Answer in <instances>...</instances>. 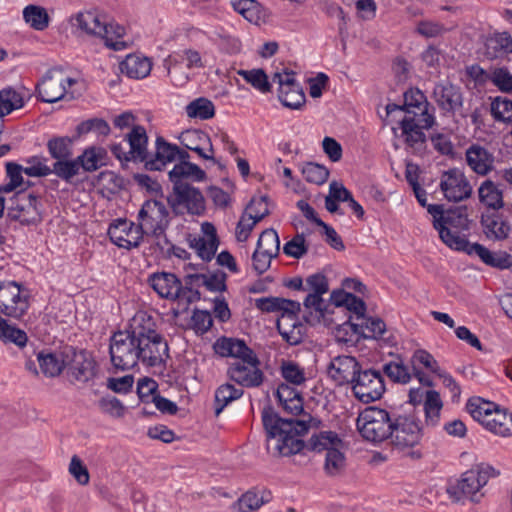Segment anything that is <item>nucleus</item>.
I'll return each instance as SVG.
<instances>
[{
	"label": "nucleus",
	"mask_w": 512,
	"mask_h": 512,
	"mask_svg": "<svg viewBox=\"0 0 512 512\" xmlns=\"http://www.w3.org/2000/svg\"><path fill=\"white\" fill-rule=\"evenodd\" d=\"M151 330H138L137 323L133 321L125 331H117L110 338L109 354L112 365L125 371L138 365L139 357L145 355L143 351L147 343H158L160 338L155 334L144 335Z\"/></svg>",
	"instance_id": "f257e3e1"
},
{
	"label": "nucleus",
	"mask_w": 512,
	"mask_h": 512,
	"mask_svg": "<svg viewBox=\"0 0 512 512\" xmlns=\"http://www.w3.org/2000/svg\"><path fill=\"white\" fill-rule=\"evenodd\" d=\"M310 427L307 419H296L292 428H288V433L283 439H277L275 450L280 456H291L295 454L306 455L305 450L322 452L327 445H339L342 439L334 431H321L314 434L306 443L300 439L308 433Z\"/></svg>",
	"instance_id": "f03ea898"
},
{
	"label": "nucleus",
	"mask_w": 512,
	"mask_h": 512,
	"mask_svg": "<svg viewBox=\"0 0 512 512\" xmlns=\"http://www.w3.org/2000/svg\"><path fill=\"white\" fill-rule=\"evenodd\" d=\"M470 225L467 205L450 207L446 210L445 218L433 221V227L438 231L442 242L453 250L465 253L473 243L469 242L465 236H460L458 232H453L448 226L459 231H468Z\"/></svg>",
	"instance_id": "7ed1b4c3"
},
{
	"label": "nucleus",
	"mask_w": 512,
	"mask_h": 512,
	"mask_svg": "<svg viewBox=\"0 0 512 512\" xmlns=\"http://www.w3.org/2000/svg\"><path fill=\"white\" fill-rule=\"evenodd\" d=\"M394 412L385 409L368 406L358 415L356 426L361 436L370 442L381 443L390 439L392 434L390 422Z\"/></svg>",
	"instance_id": "20e7f679"
},
{
	"label": "nucleus",
	"mask_w": 512,
	"mask_h": 512,
	"mask_svg": "<svg viewBox=\"0 0 512 512\" xmlns=\"http://www.w3.org/2000/svg\"><path fill=\"white\" fill-rule=\"evenodd\" d=\"M354 397L364 404L377 401L385 393V379L381 370L360 366L350 379Z\"/></svg>",
	"instance_id": "39448f33"
},
{
	"label": "nucleus",
	"mask_w": 512,
	"mask_h": 512,
	"mask_svg": "<svg viewBox=\"0 0 512 512\" xmlns=\"http://www.w3.org/2000/svg\"><path fill=\"white\" fill-rule=\"evenodd\" d=\"M393 422H390L392 434L390 436L393 446L399 449L413 448L423 437L421 421L415 414H400L394 412Z\"/></svg>",
	"instance_id": "423d86ee"
},
{
	"label": "nucleus",
	"mask_w": 512,
	"mask_h": 512,
	"mask_svg": "<svg viewBox=\"0 0 512 512\" xmlns=\"http://www.w3.org/2000/svg\"><path fill=\"white\" fill-rule=\"evenodd\" d=\"M166 201L175 216L182 215L179 209L185 205L187 213L195 216H203L206 212V201L201 190L193 185L173 184L172 194L166 197Z\"/></svg>",
	"instance_id": "0eeeda50"
},
{
	"label": "nucleus",
	"mask_w": 512,
	"mask_h": 512,
	"mask_svg": "<svg viewBox=\"0 0 512 512\" xmlns=\"http://www.w3.org/2000/svg\"><path fill=\"white\" fill-rule=\"evenodd\" d=\"M1 314L20 320L30 307L29 290L17 281L0 282Z\"/></svg>",
	"instance_id": "6e6552de"
},
{
	"label": "nucleus",
	"mask_w": 512,
	"mask_h": 512,
	"mask_svg": "<svg viewBox=\"0 0 512 512\" xmlns=\"http://www.w3.org/2000/svg\"><path fill=\"white\" fill-rule=\"evenodd\" d=\"M133 321L137 323V329L138 330H151L148 333H144V335H148L149 337L152 335H157L160 338V341L158 343H147V346H142L145 348V351L143 353V357H139V360L142 361V363L146 364L149 367H154L157 365H166V359L161 356V347L163 354L166 358H170L169 355V345L168 342L165 340V338L156 330V323L153 320L152 316H149L147 314H140L136 316Z\"/></svg>",
	"instance_id": "1a4fd4ad"
},
{
	"label": "nucleus",
	"mask_w": 512,
	"mask_h": 512,
	"mask_svg": "<svg viewBox=\"0 0 512 512\" xmlns=\"http://www.w3.org/2000/svg\"><path fill=\"white\" fill-rule=\"evenodd\" d=\"M62 357L65 358V368H68V372L77 381L88 382L95 378L98 365L86 349L66 346L62 351Z\"/></svg>",
	"instance_id": "9d476101"
},
{
	"label": "nucleus",
	"mask_w": 512,
	"mask_h": 512,
	"mask_svg": "<svg viewBox=\"0 0 512 512\" xmlns=\"http://www.w3.org/2000/svg\"><path fill=\"white\" fill-rule=\"evenodd\" d=\"M137 220L146 221L151 236L156 238H160L170 225L169 211L158 199L145 200L138 211Z\"/></svg>",
	"instance_id": "9b49d317"
},
{
	"label": "nucleus",
	"mask_w": 512,
	"mask_h": 512,
	"mask_svg": "<svg viewBox=\"0 0 512 512\" xmlns=\"http://www.w3.org/2000/svg\"><path fill=\"white\" fill-rule=\"evenodd\" d=\"M214 353L222 358H237L248 365H260V359L244 339L221 336L213 344Z\"/></svg>",
	"instance_id": "f8f14e48"
},
{
	"label": "nucleus",
	"mask_w": 512,
	"mask_h": 512,
	"mask_svg": "<svg viewBox=\"0 0 512 512\" xmlns=\"http://www.w3.org/2000/svg\"><path fill=\"white\" fill-rule=\"evenodd\" d=\"M440 189L450 202H461L471 197L473 189L463 172L456 168L443 171Z\"/></svg>",
	"instance_id": "ddd939ff"
},
{
	"label": "nucleus",
	"mask_w": 512,
	"mask_h": 512,
	"mask_svg": "<svg viewBox=\"0 0 512 512\" xmlns=\"http://www.w3.org/2000/svg\"><path fill=\"white\" fill-rule=\"evenodd\" d=\"M137 395L142 403H154L162 414L175 415L179 410L175 402L159 394L158 383L150 377L138 380Z\"/></svg>",
	"instance_id": "4468645a"
},
{
	"label": "nucleus",
	"mask_w": 512,
	"mask_h": 512,
	"mask_svg": "<svg viewBox=\"0 0 512 512\" xmlns=\"http://www.w3.org/2000/svg\"><path fill=\"white\" fill-rule=\"evenodd\" d=\"M433 97L444 116H453L463 107L464 99L461 87L449 81L437 83L433 89Z\"/></svg>",
	"instance_id": "2eb2a0df"
},
{
	"label": "nucleus",
	"mask_w": 512,
	"mask_h": 512,
	"mask_svg": "<svg viewBox=\"0 0 512 512\" xmlns=\"http://www.w3.org/2000/svg\"><path fill=\"white\" fill-rule=\"evenodd\" d=\"M23 191V189L18 190L10 197V205L7 208V218L10 221L19 222L22 226L37 225L42 221V216L39 211L41 205L38 201V196L33 193L28 195L29 207L34 210L35 215L31 217H27L26 215L22 216V214L29 213L25 206L19 203V196Z\"/></svg>",
	"instance_id": "dca6fc26"
},
{
	"label": "nucleus",
	"mask_w": 512,
	"mask_h": 512,
	"mask_svg": "<svg viewBox=\"0 0 512 512\" xmlns=\"http://www.w3.org/2000/svg\"><path fill=\"white\" fill-rule=\"evenodd\" d=\"M176 151H178L176 144L168 142L163 136H157L155 151L153 153L149 152L143 166L144 170L149 172L163 171L167 164L176 160Z\"/></svg>",
	"instance_id": "f3484780"
},
{
	"label": "nucleus",
	"mask_w": 512,
	"mask_h": 512,
	"mask_svg": "<svg viewBox=\"0 0 512 512\" xmlns=\"http://www.w3.org/2000/svg\"><path fill=\"white\" fill-rule=\"evenodd\" d=\"M75 23L73 26H76L87 35L97 36L105 40V45L109 48H113L117 50L118 42L111 41L110 38H107V26H105V21L101 20L99 14L94 11H86L79 12L74 17Z\"/></svg>",
	"instance_id": "a211bd4d"
},
{
	"label": "nucleus",
	"mask_w": 512,
	"mask_h": 512,
	"mask_svg": "<svg viewBox=\"0 0 512 512\" xmlns=\"http://www.w3.org/2000/svg\"><path fill=\"white\" fill-rule=\"evenodd\" d=\"M362 364L354 356L339 355L327 366V375L337 386L350 385V379L356 375Z\"/></svg>",
	"instance_id": "6ab92c4d"
},
{
	"label": "nucleus",
	"mask_w": 512,
	"mask_h": 512,
	"mask_svg": "<svg viewBox=\"0 0 512 512\" xmlns=\"http://www.w3.org/2000/svg\"><path fill=\"white\" fill-rule=\"evenodd\" d=\"M296 423V418H283L275 412L273 406L268 403L262 410V424L266 433L267 441L271 439H283L288 433V428H292Z\"/></svg>",
	"instance_id": "aec40b11"
},
{
	"label": "nucleus",
	"mask_w": 512,
	"mask_h": 512,
	"mask_svg": "<svg viewBox=\"0 0 512 512\" xmlns=\"http://www.w3.org/2000/svg\"><path fill=\"white\" fill-rule=\"evenodd\" d=\"M480 224L485 236L493 241L506 240L511 233V225L499 210L483 212Z\"/></svg>",
	"instance_id": "412c9836"
},
{
	"label": "nucleus",
	"mask_w": 512,
	"mask_h": 512,
	"mask_svg": "<svg viewBox=\"0 0 512 512\" xmlns=\"http://www.w3.org/2000/svg\"><path fill=\"white\" fill-rule=\"evenodd\" d=\"M148 282L153 290L163 299L176 301L179 298L182 280L171 272H155Z\"/></svg>",
	"instance_id": "4be33fe9"
},
{
	"label": "nucleus",
	"mask_w": 512,
	"mask_h": 512,
	"mask_svg": "<svg viewBox=\"0 0 512 512\" xmlns=\"http://www.w3.org/2000/svg\"><path fill=\"white\" fill-rule=\"evenodd\" d=\"M260 365H248L244 362H235L229 365L227 375L230 380L243 387H258L264 381V373Z\"/></svg>",
	"instance_id": "5701e85b"
},
{
	"label": "nucleus",
	"mask_w": 512,
	"mask_h": 512,
	"mask_svg": "<svg viewBox=\"0 0 512 512\" xmlns=\"http://www.w3.org/2000/svg\"><path fill=\"white\" fill-rule=\"evenodd\" d=\"M75 83L76 80L70 77L57 82L46 74L42 84H38L36 87L37 99L44 103H56L65 97L67 93L66 84L72 86Z\"/></svg>",
	"instance_id": "b1692460"
},
{
	"label": "nucleus",
	"mask_w": 512,
	"mask_h": 512,
	"mask_svg": "<svg viewBox=\"0 0 512 512\" xmlns=\"http://www.w3.org/2000/svg\"><path fill=\"white\" fill-rule=\"evenodd\" d=\"M405 144L417 155H423L427 148V136L414 117H404L399 122Z\"/></svg>",
	"instance_id": "393cba45"
},
{
	"label": "nucleus",
	"mask_w": 512,
	"mask_h": 512,
	"mask_svg": "<svg viewBox=\"0 0 512 512\" xmlns=\"http://www.w3.org/2000/svg\"><path fill=\"white\" fill-rule=\"evenodd\" d=\"M124 140L129 144L128 154L131 155L132 162L143 163L147 160L149 150V137L147 131L142 125H134L130 132L124 136Z\"/></svg>",
	"instance_id": "a878e982"
},
{
	"label": "nucleus",
	"mask_w": 512,
	"mask_h": 512,
	"mask_svg": "<svg viewBox=\"0 0 512 512\" xmlns=\"http://www.w3.org/2000/svg\"><path fill=\"white\" fill-rule=\"evenodd\" d=\"M467 255H477L480 260L487 266L499 270L510 269L512 267V255L506 251L499 250L497 252L490 251L487 247L480 243H473Z\"/></svg>",
	"instance_id": "bb28decb"
},
{
	"label": "nucleus",
	"mask_w": 512,
	"mask_h": 512,
	"mask_svg": "<svg viewBox=\"0 0 512 512\" xmlns=\"http://www.w3.org/2000/svg\"><path fill=\"white\" fill-rule=\"evenodd\" d=\"M494 155L479 144H472L466 150L467 165L477 174L485 176L494 168Z\"/></svg>",
	"instance_id": "cd10ccee"
},
{
	"label": "nucleus",
	"mask_w": 512,
	"mask_h": 512,
	"mask_svg": "<svg viewBox=\"0 0 512 512\" xmlns=\"http://www.w3.org/2000/svg\"><path fill=\"white\" fill-rule=\"evenodd\" d=\"M168 179L172 184L191 185L185 182L190 179L193 182H203L207 179L206 172L193 162H182L174 165L172 170L168 172Z\"/></svg>",
	"instance_id": "c85d7f7f"
},
{
	"label": "nucleus",
	"mask_w": 512,
	"mask_h": 512,
	"mask_svg": "<svg viewBox=\"0 0 512 512\" xmlns=\"http://www.w3.org/2000/svg\"><path fill=\"white\" fill-rule=\"evenodd\" d=\"M480 490V482L474 475V469L468 470L461 475V478L450 483L446 492L455 501L464 497L474 496Z\"/></svg>",
	"instance_id": "c756f323"
},
{
	"label": "nucleus",
	"mask_w": 512,
	"mask_h": 512,
	"mask_svg": "<svg viewBox=\"0 0 512 512\" xmlns=\"http://www.w3.org/2000/svg\"><path fill=\"white\" fill-rule=\"evenodd\" d=\"M352 316L348 315L347 320L342 323H336L331 329L335 330V337L338 342L345 344H356L360 339L369 338L364 333L363 324H356L351 321Z\"/></svg>",
	"instance_id": "7c9ffc66"
},
{
	"label": "nucleus",
	"mask_w": 512,
	"mask_h": 512,
	"mask_svg": "<svg viewBox=\"0 0 512 512\" xmlns=\"http://www.w3.org/2000/svg\"><path fill=\"white\" fill-rule=\"evenodd\" d=\"M152 69V62L147 57H140L135 54L128 55L121 63L120 70L123 74L133 79L147 77Z\"/></svg>",
	"instance_id": "2f4dec72"
},
{
	"label": "nucleus",
	"mask_w": 512,
	"mask_h": 512,
	"mask_svg": "<svg viewBox=\"0 0 512 512\" xmlns=\"http://www.w3.org/2000/svg\"><path fill=\"white\" fill-rule=\"evenodd\" d=\"M479 201L487 209L500 210L504 207L503 191L490 179L483 181L478 188Z\"/></svg>",
	"instance_id": "473e14b6"
},
{
	"label": "nucleus",
	"mask_w": 512,
	"mask_h": 512,
	"mask_svg": "<svg viewBox=\"0 0 512 512\" xmlns=\"http://www.w3.org/2000/svg\"><path fill=\"white\" fill-rule=\"evenodd\" d=\"M486 55L490 59L498 58L500 54L512 52V37L509 32H495L487 36L485 41Z\"/></svg>",
	"instance_id": "72a5a7b5"
},
{
	"label": "nucleus",
	"mask_w": 512,
	"mask_h": 512,
	"mask_svg": "<svg viewBox=\"0 0 512 512\" xmlns=\"http://www.w3.org/2000/svg\"><path fill=\"white\" fill-rule=\"evenodd\" d=\"M483 427L496 435L510 436L512 434V413L501 410L497 406L492 416L485 421Z\"/></svg>",
	"instance_id": "f704fd0d"
},
{
	"label": "nucleus",
	"mask_w": 512,
	"mask_h": 512,
	"mask_svg": "<svg viewBox=\"0 0 512 512\" xmlns=\"http://www.w3.org/2000/svg\"><path fill=\"white\" fill-rule=\"evenodd\" d=\"M37 360L42 373L46 377L53 378L59 376L65 369V358L62 357V352L60 357H58L54 352H45L43 350L37 354Z\"/></svg>",
	"instance_id": "c9c22d12"
},
{
	"label": "nucleus",
	"mask_w": 512,
	"mask_h": 512,
	"mask_svg": "<svg viewBox=\"0 0 512 512\" xmlns=\"http://www.w3.org/2000/svg\"><path fill=\"white\" fill-rule=\"evenodd\" d=\"M498 405L481 397H471L466 403V410L471 417L482 426L488 420Z\"/></svg>",
	"instance_id": "e433bc0d"
},
{
	"label": "nucleus",
	"mask_w": 512,
	"mask_h": 512,
	"mask_svg": "<svg viewBox=\"0 0 512 512\" xmlns=\"http://www.w3.org/2000/svg\"><path fill=\"white\" fill-rule=\"evenodd\" d=\"M41 177H46L50 174L56 175L67 184H75L74 178L79 175L75 169L74 164L71 163L70 157L55 161L52 167H40Z\"/></svg>",
	"instance_id": "4c0bfd02"
},
{
	"label": "nucleus",
	"mask_w": 512,
	"mask_h": 512,
	"mask_svg": "<svg viewBox=\"0 0 512 512\" xmlns=\"http://www.w3.org/2000/svg\"><path fill=\"white\" fill-rule=\"evenodd\" d=\"M244 394V390L236 388L230 383L220 385L215 391L214 412L219 416L224 408L234 400L239 399Z\"/></svg>",
	"instance_id": "58836bf2"
},
{
	"label": "nucleus",
	"mask_w": 512,
	"mask_h": 512,
	"mask_svg": "<svg viewBox=\"0 0 512 512\" xmlns=\"http://www.w3.org/2000/svg\"><path fill=\"white\" fill-rule=\"evenodd\" d=\"M192 137L197 138L198 142L204 141L210 143V136L207 133L203 132L202 130L194 129L187 130L182 133L179 138L181 145L187 150L195 152L200 158L204 160L217 162V159L214 157V155L206 153L200 145H191L188 143L187 141L191 140Z\"/></svg>",
	"instance_id": "ea45409f"
},
{
	"label": "nucleus",
	"mask_w": 512,
	"mask_h": 512,
	"mask_svg": "<svg viewBox=\"0 0 512 512\" xmlns=\"http://www.w3.org/2000/svg\"><path fill=\"white\" fill-rule=\"evenodd\" d=\"M23 19L31 28L43 31L49 26L50 17L44 7L27 5L23 10Z\"/></svg>",
	"instance_id": "a19ab883"
},
{
	"label": "nucleus",
	"mask_w": 512,
	"mask_h": 512,
	"mask_svg": "<svg viewBox=\"0 0 512 512\" xmlns=\"http://www.w3.org/2000/svg\"><path fill=\"white\" fill-rule=\"evenodd\" d=\"M237 74L241 76L248 84L261 93L271 92L272 85L269 81L268 75L262 68H255L251 70H238Z\"/></svg>",
	"instance_id": "79ce46f5"
},
{
	"label": "nucleus",
	"mask_w": 512,
	"mask_h": 512,
	"mask_svg": "<svg viewBox=\"0 0 512 512\" xmlns=\"http://www.w3.org/2000/svg\"><path fill=\"white\" fill-rule=\"evenodd\" d=\"M186 113L189 118L209 120L215 116V106L206 97H199L186 106Z\"/></svg>",
	"instance_id": "37998d69"
},
{
	"label": "nucleus",
	"mask_w": 512,
	"mask_h": 512,
	"mask_svg": "<svg viewBox=\"0 0 512 512\" xmlns=\"http://www.w3.org/2000/svg\"><path fill=\"white\" fill-rule=\"evenodd\" d=\"M73 138L69 136H53L47 142L48 152L55 161L72 156Z\"/></svg>",
	"instance_id": "c03bdc74"
},
{
	"label": "nucleus",
	"mask_w": 512,
	"mask_h": 512,
	"mask_svg": "<svg viewBox=\"0 0 512 512\" xmlns=\"http://www.w3.org/2000/svg\"><path fill=\"white\" fill-rule=\"evenodd\" d=\"M23 106V97L12 87L0 90V116L2 118Z\"/></svg>",
	"instance_id": "a18cd8bd"
},
{
	"label": "nucleus",
	"mask_w": 512,
	"mask_h": 512,
	"mask_svg": "<svg viewBox=\"0 0 512 512\" xmlns=\"http://www.w3.org/2000/svg\"><path fill=\"white\" fill-rule=\"evenodd\" d=\"M6 177L9 181H12L19 186L24 185V178L22 173H25L29 177L41 178L40 167H23L22 165L9 161L5 164Z\"/></svg>",
	"instance_id": "49530a36"
},
{
	"label": "nucleus",
	"mask_w": 512,
	"mask_h": 512,
	"mask_svg": "<svg viewBox=\"0 0 512 512\" xmlns=\"http://www.w3.org/2000/svg\"><path fill=\"white\" fill-rule=\"evenodd\" d=\"M336 445H327L324 470L329 476L338 475L345 467V455Z\"/></svg>",
	"instance_id": "de8ad7c7"
},
{
	"label": "nucleus",
	"mask_w": 512,
	"mask_h": 512,
	"mask_svg": "<svg viewBox=\"0 0 512 512\" xmlns=\"http://www.w3.org/2000/svg\"><path fill=\"white\" fill-rule=\"evenodd\" d=\"M256 249L262 250L268 256H278L280 251V239L277 231L273 228L263 230L258 238Z\"/></svg>",
	"instance_id": "09e8293b"
},
{
	"label": "nucleus",
	"mask_w": 512,
	"mask_h": 512,
	"mask_svg": "<svg viewBox=\"0 0 512 512\" xmlns=\"http://www.w3.org/2000/svg\"><path fill=\"white\" fill-rule=\"evenodd\" d=\"M278 99L284 107L298 110L305 104L306 96L302 86H299L283 89V91L278 90Z\"/></svg>",
	"instance_id": "8fccbe9b"
},
{
	"label": "nucleus",
	"mask_w": 512,
	"mask_h": 512,
	"mask_svg": "<svg viewBox=\"0 0 512 512\" xmlns=\"http://www.w3.org/2000/svg\"><path fill=\"white\" fill-rule=\"evenodd\" d=\"M301 173L308 183L322 185L330 175L327 167L316 162H307L302 166Z\"/></svg>",
	"instance_id": "3c124183"
},
{
	"label": "nucleus",
	"mask_w": 512,
	"mask_h": 512,
	"mask_svg": "<svg viewBox=\"0 0 512 512\" xmlns=\"http://www.w3.org/2000/svg\"><path fill=\"white\" fill-rule=\"evenodd\" d=\"M268 215H270V210L267 208H264V210L262 212H260L259 209H255V214L248 215V219H251L252 222L248 223V224H243V219L245 217V213H244L241 217V220L237 223V226H236L235 232H236L237 241H239V242L247 241L254 226L258 222L262 221Z\"/></svg>",
	"instance_id": "603ef678"
},
{
	"label": "nucleus",
	"mask_w": 512,
	"mask_h": 512,
	"mask_svg": "<svg viewBox=\"0 0 512 512\" xmlns=\"http://www.w3.org/2000/svg\"><path fill=\"white\" fill-rule=\"evenodd\" d=\"M321 310L313 313V311H308L303 314V320L314 327L320 323H323L325 327L332 328L335 324V320L332 315L334 314V310L330 309V305L326 304L324 301L321 305Z\"/></svg>",
	"instance_id": "864d4df0"
},
{
	"label": "nucleus",
	"mask_w": 512,
	"mask_h": 512,
	"mask_svg": "<svg viewBox=\"0 0 512 512\" xmlns=\"http://www.w3.org/2000/svg\"><path fill=\"white\" fill-rule=\"evenodd\" d=\"M76 137H80L89 132H95L101 136H108L110 134L111 128L106 120L103 118H90L80 122L76 126Z\"/></svg>",
	"instance_id": "5fc2aeb1"
},
{
	"label": "nucleus",
	"mask_w": 512,
	"mask_h": 512,
	"mask_svg": "<svg viewBox=\"0 0 512 512\" xmlns=\"http://www.w3.org/2000/svg\"><path fill=\"white\" fill-rule=\"evenodd\" d=\"M490 111L496 121L512 123V101L510 99L501 96L495 97L491 102Z\"/></svg>",
	"instance_id": "6e6d98bb"
},
{
	"label": "nucleus",
	"mask_w": 512,
	"mask_h": 512,
	"mask_svg": "<svg viewBox=\"0 0 512 512\" xmlns=\"http://www.w3.org/2000/svg\"><path fill=\"white\" fill-rule=\"evenodd\" d=\"M0 339L4 342H11L20 348L26 346L28 336L26 332L14 325H10L5 319V323H0Z\"/></svg>",
	"instance_id": "4d7b16f0"
},
{
	"label": "nucleus",
	"mask_w": 512,
	"mask_h": 512,
	"mask_svg": "<svg viewBox=\"0 0 512 512\" xmlns=\"http://www.w3.org/2000/svg\"><path fill=\"white\" fill-rule=\"evenodd\" d=\"M382 373L389 377L394 383L407 384L411 380V374L408 367L400 361L388 362L383 365Z\"/></svg>",
	"instance_id": "13d9d810"
},
{
	"label": "nucleus",
	"mask_w": 512,
	"mask_h": 512,
	"mask_svg": "<svg viewBox=\"0 0 512 512\" xmlns=\"http://www.w3.org/2000/svg\"><path fill=\"white\" fill-rule=\"evenodd\" d=\"M280 370L287 384L298 386L306 380L304 370L294 361H283Z\"/></svg>",
	"instance_id": "bf43d9fd"
},
{
	"label": "nucleus",
	"mask_w": 512,
	"mask_h": 512,
	"mask_svg": "<svg viewBox=\"0 0 512 512\" xmlns=\"http://www.w3.org/2000/svg\"><path fill=\"white\" fill-rule=\"evenodd\" d=\"M309 250L304 233H297L283 246V253L295 259H301Z\"/></svg>",
	"instance_id": "052dcab7"
},
{
	"label": "nucleus",
	"mask_w": 512,
	"mask_h": 512,
	"mask_svg": "<svg viewBox=\"0 0 512 512\" xmlns=\"http://www.w3.org/2000/svg\"><path fill=\"white\" fill-rule=\"evenodd\" d=\"M233 8L249 22L260 19L261 4L256 0H238L233 3Z\"/></svg>",
	"instance_id": "680f3d73"
},
{
	"label": "nucleus",
	"mask_w": 512,
	"mask_h": 512,
	"mask_svg": "<svg viewBox=\"0 0 512 512\" xmlns=\"http://www.w3.org/2000/svg\"><path fill=\"white\" fill-rule=\"evenodd\" d=\"M99 409L114 418H121L124 416L126 407L115 396L107 394L98 400Z\"/></svg>",
	"instance_id": "e2e57ef3"
},
{
	"label": "nucleus",
	"mask_w": 512,
	"mask_h": 512,
	"mask_svg": "<svg viewBox=\"0 0 512 512\" xmlns=\"http://www.w3.org/2000/svg\"><path fill=\"white\" fill-rule=\"evenodd\" d=\"M191 327L197 335L207 333L213 326V318L210 311L194 308L191 316Z\"/></svg>",
	"instance_id": "0e129e2a"
},
{
	"label": "nucleus",
	"mask_w": 512,
	"mask_h": 512,
	"mask_svg": "<svg viewBox=\"0 0 512 512\" xmlns=\"http://www.w3.org/2000/svg\"><path fill=\"white\" fill-rule=\"evenodd\" d=\"M412 370H414V366L419 367L422 365L424 368L429 370L431 373L438 374L441 372V369L438 365V362L434 358V356L424 349H417L410 360Z\"/></svg>",
	"instance_id": "69168bd1"
},
{
	"label": "nucleus",
	"mask_w": 512,
	"mask_h": 512,
	"mask_svg": "<svg viewBox=\"0 0 512 512\" xmlns=\"http://www.w3.org/2000/svg\"><path fill=\"white\" fill-rule=\"evenodd\" d=\"M96 179L98 182H106L107 189L111 194H117L119 191L124 190L127 184V181L123 176L111 170L101 171L96 176Z\"/></svg>",
	"instance_id": "338daca9"
},
{
	"label": "nucleus",
	"mask_w": 512,
	"mask_h": 512,
	"mask_svg": "<svg viewBox=\"0 0 512 512\" xmlns=\"http://www.w3.org/2000/svg\"><path fill=\"white\" fill-rule=\"evenodd\" d=\"M265 503L262 497L252 490L244 493L234 504V509L238 512H252L259 509Z\"/></svg>",
	"instance_id": "774afa93"
}]
</instances>
